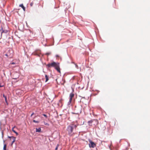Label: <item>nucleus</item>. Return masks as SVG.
Returning <instances> with one entry per match:
<instances>
[{"label":"nucleus","instance_id":"f257e3e1","mask_svg":"<svg viewBox=\"0 0 150 150\" xmlns=\"http://www.w3.org/2000/svg\"><path fill=\"white\" fill-rule=\"evenodd\" d=\"M13 54V51L11 49H9L7 52L6 54H5V55L9 58H11Z\"/></svg>","mask_w":150,"mask_h":150},{"label":"nucleus","instance_id":"f03ea898","mask_svg":"<svg viewBox=\"0 0 150 150\" xmlns=\"http://www.w3.org/2000/svg\"><path fill=\"white\" fill-rule=\"evenodd\" d=\"M59 64V63H56L54 62H53L51 63L48 64H47V66L49 67H52L55 68L58 64Z\"/></svg>","mask_w":150,"mask_h":150},{"label":"nucleus","instance_id":"7ed1b4c3","mask_svg":"<svg viewBox=\"0 0 150 150\" xmlns=\"http://www.w3.org/2000/svg\"><path fill=\"white\" fill-rule=\"evenodd\" d=\"M89 146L90 148H94L96 146V144H95L91 140H89Z\"/></svg>","mask_w":150,"mask_h":150},{"label":"nucleus","instance_id":"20e7f679","mask_svg":"<svg viewBox=\"0 0 150 150\" xmlns=\"http://www.w3.org/2000/svg\"><path fill=\"white\" fill-rule=\"evenodd\" d=\"M73 129V126H72L71 125L68 126L67 130L69 133L71 134L72 132Z\"/></svg>","mask_w":150,"mask_h":150},{"label":"nucleus","instance_id":"39448f33","mask_svg":"<svg viewBox=\"0 0 150 150\" xmlns=\"http://www.w3.org/2000/svg\"><path fill=\"white\" fill-rule=\"evenodd\" d=\"M75 110L77 111V112L76 114H80L82 112V109L81 107H79L76 108Z\"/></svg>","mask_w":150,"mask_h":150},{"label":"nucleus","instance_id":"423d86ee","mask_svg":"<svg viewBox=\"0 0 150 150\" xmlns=\"http://www.w3.org/2000/svg\"><path fill=\"white\" fill-rule=\"evenodd\" d=\"M55 69L59 73H61V71L60 68L59 67V64H58L57 66L55 68Z\"/></svg>","mask_w":150,"mask_h":150},{"label":"nucleus","instance_id":"0eeeda50","mask_svg":"<svg viewBox=\"0 0 150 150\" xmlns=\"http://www.w3.org/2000/svg\"><path fill=\"white\" fill-rule=\"evenodd\" d=\"M96 121V120H93L88 121V124L89 125L91 126H92V123L94 121Z\"/></svg>","mask_w":150,"mask_h":150},{"label":"nucleus","instance_id":"6e6552de","mask_svg":"<svg viewBox=\"0 0 150 150\" xmlns=\"http://www.w3.org/2000/svg\"><path fill=\"white\" fill-rule=\"evenodd\" d=\"M8 137L10 138L11 140H12V141H13V140L15 141L16 140V138L13 137Z\"/></svg>","mask_w":150,"mask_h":150},{"label":"nucleus","instance_id":"1a4fd4ad","mask_svg":"<svg viewBox=\"0 0 150 150\" xmlns=\"http://www.w3.org/2000/svg\"><path fill=\"white\" fill-rule=\"evenodd\" d=\"M19 6L23 8V9L24 11H25V8L24 6L23 5V4H20L19 5Z\"/></svg>","mask_w":150,"mask_h":150},{"label":"nucleus","instance_id":"9d476101","mask_svg":"<svg viewBox=\"0 0 150 150\" xmlns=\"http://www.w3.org/2000/svg\"><path fill=\"white\" fill-rule=\"evenodd\" d=\"M41 131V129L40 128H36V132H40Z\"/></svg>","mask_w":150,"mask_h":150},{"label":"nucleus","instance_id":"9b49d317","mask_svg":"<svg viewBox=\"0 0 150 150\" xmlns=\"http://www.w3.org/2000/svg\"><path fill=\"white\" fill-rule=\"evenodd\" d=\"M74 96V94L73 93H70L69 95V97L73 98Z\"/></svg>","mask_w":150,"mask_h":150},{"label":"nucleus","instance_id":"f8f14e48","mask_svg":"<svg viewBox=\"0 0 150 150\" xmlns=\"http://www.w3.org/2000/svg\"><path fill=\"white\" fill-rule=\"evenodd\" d=\"M45 78H46L45 82H46L49 80L48 77V76H47V75H45Z\"/></svg>","mask_w":150,"mask_h":150},{"label":"nucleus","instance_id":"ddd939ff","mask_svg":"<svg viewBox=\"0 0 150 150\" xmlns=\"http://www.w3.org/2000/svg\"><path fill=\"white\" fill-rule=\"evenodd\" d=\"M6 144H4V146L3 149L4 150H6Z\"/></svg>","mask_w":150,"mask_h":150},{"label":"nucleus","instance_id":"4468645a","mask_svg":"<svg viewBox=\"0 0 150 150\" xmlns=\"http://www.w3.org/2000/svg\"><path fill=\"white\" fill-rule=\"evenodd\" d=\"M71 125L72 126H73V128H76V127H77V125H74V124H72Z\"/></svg>","mask_w":150,"mask_h":150},{"label":"nucleus","instance_id":"2eb2a0df","mask_svg":"<svg viewBox=\"0 0 150 150\" xmlns=\"http://www.w3.org/2000/svg\"><path fill=\"white\" fill-rule=\"evenodd\" d=\"M8 32V31L7 30H3L2 32V34L3 33H6L7 32Z\"/></svg>","mask_w":150,"mask_h":150},{"label":"nucleus","instance_id":"dca6fc26","mask_svg":"<svg viewBox=\"0 0 150 150\" xmlns=\"http://www.w3.org/2000/svg\"><path fill=\"white\" fill-rule=\"evenodd\" d=\"M33 122L35 123H39V121H36L35 120H33Z\"/></svg>","mask_w":150,"mask_h":150},{"label":"nucleus","instance_id":"f3484780","mask_svg":"<svg viewBox=\"0 0 150 150\" xmlns=\"http://www.w3.org/2000/svg\"><path fill=\"white\" fill-rule=\"evenodd\" d=\"M3 96L4 98H5V100L6 102H7V98L5 96L4 94L3 95Z\"/></svg>","mask_w":150,"mask_h":150},{"label":"nucleus","instance_id":"a211bd4d","mask_svg":"<svg viewBox=\"0 0 150 150\" xmlns=\"http://www.w3.org/2000/svg\"><path fill=\"white\" fill-rule=\"evenodd\" d=\"M72 98H71L70 97L69 103H71V102L72 101Z\"/></svg>","mask_w":150,"mask_h":150},{"label":"nucleus","instance_id":"6ab92c4d","mask_svg":"<svg viewBox=\"0 0 150 150\" xmlns=\"http://www.w3.org/2000/svg\"><path fill=\"white\" fill-rule=\"evenodd\" d=\"M59 146V144H57V146L56 147L55 149V150H57V149H58V147Z\"/></svg>","mask_w":150,"mask_h":150},{"label":"nucleus","instance_id":"aec40b11","mask_svg":"<svg viewBox=\"0 0 150 150\" xmlns=\"http://www.w3.org/2000/svg\"><path fill=\"white\" fill-rule=\"evenodd\" d=\"M33 2H31V3L30 4V5L31 6H33Z\"/></svg>","mask_w":150,"mask_h":150},{"label":"nucleus","instance_id":"412c9836","mask_svg":"<svg viewBox=\"0 0 150 150\" xmlns=\"http://www.w3.org/2000/svg\"><path fill=\"white\" fill-rule=\"evenodd\" d=\"M43 115L46 118H47V115H46L45 114H43Z\"/></svg>","mask_w":150,"mask_h":150},{"label":"nucleus","instance_id":"4be33fe9","mask_svg":"<svg viewBox=\"0 0 150 150\" xmlns=\"http://www.w3.org/2000/svg\"><path fill=\"white\" fill-rule=\"evenodd\" d=\"M62 99H61L59 100V103H62Z\"/></svg>","mask_w":150,"mask_h":150},{"label":"nucleus","instance_id":"5701e85b","mask_svg":"<svg viewBox=\"0 0 150 150\" xmlns=\"http://www.w3.org/2000/svg\"><path fill=\"white\" fill-rule=\"evenodd\" d=\"M15 127V126H14L12 128V131L13 132V130H14V128Z\"/></svg>","mask_w":150,"mask_h":150},{"label":"nucleus","instance_id":"b1692460","mask_svg":"<svg viewBox=\"0 0 150 150\" xmlns=\"http://www.w3.org/2000/svg\"><path fill=\"white\" fill-rule=\"evenodd\" d=\"M15 141H14V140L12 141V143H11L12 145H13V144L15 142Z\"/></svg>","mask_w":150,"mask_h":150},{"label":"nucleus","instance_id":"393cba45","mask_svg":"<svg viewBox=\"0 0 150 150\" xmlns=\"http://www.w3.org/2000/svg\"><path fill=\"white\" fill-rule=\"evenodd\" d=\"M18 76L17 77H13V79H16L17 78H18Z\"/></svg>","mask_w":150,"mask_h":150},{"label":"nucleus","instance_id":"a878e982","mask_svg":"<svg viewBox=\"0 0 150 150\" xmlns=\"http://www.w3.org/2000/svg\"><path fill=\"white\" fill-rule=\"evenodd\" d=\"M15 133L17 135H18V133L17 132H16Z\"/></svg>","mask_w":150,"mask_h":150},{"label":"nucleus","instance_id":"bb28decb","mask_svg":"<svg viewBox=\"0 0 150 150\" xmlns=\"http://www.w3.org/2000/svg\"><path fill=\"white\" fill-rule=\"evenodd\" d=\"M34 113H32V114L31 115V116L32 117V116L34 115Z\"/></svg>","mask_w":150,"mask_h":150},{"label":"nucleus","instance_id":"cd10ccee","mask_svg":"<svg viewBox=\"0 0 150 150\" xmlns=\"http://www.w3.org/2000/svg\"><path fill=\"white\" fill-rule=\"evenodd\" d=\"M13 132L14 133H15L16 132L14 130H13Z\"/></svg>","mask_w":150,"mask_h":150},{"label":"nucleus","instance_id":"c85d7f7f","mask_svg":"<svg viewBox=\"0 0 150 150\" xmlns=\"http://www.w3.org/2000/svg\"><path fill=\"white\" fill-rule=\"evenodd\" d=\"M11 64H15V63L14 62H12L11 63Z\"/></svg>","mask_w":150,"mask_h":150},{"label":"nucleus","instance_id":"c756f323","mask_svg":"<svg viewBox=\"0 0 150 150\" xmlns=\"http://www.w3.org/2000/svg\"><path fill=\"white\" fill-rule=\"evenodd\" d=\"M3 86H1L0 85V87H1Z\"/></svg>","mask_w":150,"mask_h":150},{"label":"nucleus","instance_id":"7c9ffc66","mask_svg":"<svg viewBox=\"0 0 150 150\" xmlns=\"http://www.w3.org/2000/svg\"><path fill=\"white\" fill-rule=\"evenodd\" d=\"M76 67H78V66H77V65H76Z\"/></svg>","mask_w":150,"mask_h":150},{"label":"nucleus","instance_id":"2f4dec72","mask_svg":"<svg viewBox=\"0 0 150 150\" xmlns=\"http://www.w3.org/2000/svg\"><path fill=\"white\" fill-rule=\"evenodd\" d=\"M56 57H58V55H56Z\"/></svg>","mask_w":150,"mask_h":150}]
</instances>
